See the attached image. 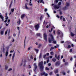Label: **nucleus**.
Instances as JSON below:
<instances>
[{"label":"nucleus","instance_id":"64","mask_svg":"<svg viewBox=\"0 0 76 76\" xmlns=\"http://www.w3.org/2000/svg\"><path fill=\"white\" fill-rule=\"evenodd\" d=\"M72 60H73V59L72 58H71L70 59L71 61H72Z\"/></svg>","mask_w":76,"mask_h":76},{"label":"nucleus","instance_id":"19","mask_svg":"<svg viewBox=\"0 0 76 76\" xmlns=\"http://www.w3.org/2000/svg\"><path fill=\"white\" fill-rule=\"evenodd\" d=\"M42 3L43 4H44V2L43 1V0H40V3Z\"/></svg>","mask_w":76,"mask_h":76},{"label":"nucleus","instance_id":"46","mask_svg":"<svg viewBox=\"0 0 76 76\" xmlns=\"http://www.w3.org/2000/svg\"><path fill=\"white\" fill-rule=\"evenodd\" d=\"M46 56H47V55H44V57H43L44 58H45V57H46Z\"/></svg>","mask_w":76,"mask_h":76},{"label":"nucleus","instance_id":"21","mask_svg":"<svg viewBox=\"0 0 76 76\" xmlns=\"http://www.w3.org/2000/svg\"><path fill=\"white\" fill-rule=\"evenodd\" d=\"M71 35L72 36V37H73L75 35V34L72 33V32H71Z\"/></svg>","mask_w":76,"mask_h":76},{"label":"nucleus","instance_id":"10","mask_svg":"<svg viewBox=\"0 0 76 76\" xmlns=\"http://www.w3.org/2000/svg\"><path fill=\"white\" fill-rule=\"evenodd\" d=\"M60 63L59 62H57L56 63V66H59V65H60Z\"/></svg>","mask_w":76,"mask_h":76},{"label":"nucleus","instance_id":"34","mask_svg":"<svg viewBox=\"0 0 76 76\" xmlns=\"http://www.w3.org/2000/svg\"><path fill=\"white\" fill-rule=\"evenodd\" d=\"M60 57V56L59 55L58 56V57H57V58H56L57 59H58V58H59Z\"/></svg>","mask_w":76,"mask_h":76},{"label":"nucleus","instance_id":"58","mask_svg":"<svg viewBox=\"0 0 76 76\" xmlns=\"http://www.w3.org/2000/svg\"><path fill=\"white\" fill-rule=\"evenodd\" d=\"M31 49V48H28V50H30V49Z\"/></svg>","mask_w":76,"mask_h":76},{"label":"nucleus","instance_id":"57","mask_svg":"<svg viewBox=\"0 0 76 76\" xmlns=\"http://www.w3.org/2000/svg\"><path fill=\"white\" fill-rule=\"evenodd\" d=\"M13 36L14 37H16V34H14L13 35Z\"/></svg>","mask_w":76,"mask_h":76},{"label":"nucleus","instance_id":"6","mask_svg":"<svg viewBox=\"0 0 76 76\" xmlns=\"http://www.w3.org/2000/svg\"><path fill=\"white\" fill-rule=\"evenodd\" d=\"M34 71L35 72L36 69H37V66L36 64V63H35L34 64Z\"/></svg>","mask_w":76,"mask_h":76},{"label":"nucleus","instance_id":"14","mask_svg":"<svg viewBox=\"0 0 76 76\" xmlns=\"http://www.w3.org/2000/svg\"><path fill=\"white\" fill-rule=\"evenodd\" d=\"M25 16V14H22L21 16V19H23V18H24Z\"/></svg>","mask_w":76,"mask_h":76},{"label":"nucleus","instance_id":"32","mask_svg":"<svg viewBox=\"0 0 76 76\" xmlns=\"http://www.w3.org/2000/svg\"><path fill=\"white\" fill-rule=\"evenodd\" d=\"M53 44H56V41H53Z\"/></svg>","mask_w":76,"mask_h":76},{"label":"nucleus","instance_id":"44","mask_svg":"<svg viewBox=\"0 0 76 76\" xmlns=\"http://www.w3.org/2000/svg\"><path fill=\"white\" fill-rule=\"evenodd\" d=\"M30 58L31 59H33V57L32 56H31L30 57Z\"/></svg>","mask_w":76,"mask_h":76},{"label":"nucleus","instance_id":"9","mask_svg":"<svg viewBox=\"0 0 76 76\" xmlns=\"http://www.w3.org/2000/svg\"><path fill=\"white\" fill-rule=\"evenodd\" d=\"M28 5V3H26L25 4V7L26 9H27L28 10H29V8L27 7V5Z\"/></svg>","mask_w":76,"mask_h":76},{"label":"nucleus","instance_id":"49","mask_svg":"<svg viewBox=\"0 0 76 76\" xmlns=\"http://www.w3.org/2000/svg\"><path fill=\"white\" fill-rule=\"evenodd\" d=\"M56 17L58 18H60V16H58V15H57Z\"/></svg>","mask_w":76,"mask_h":76},{"label":"nucleus","instance_id":"3","mask_svg":"<svg viewBox=\"0 0 76 76\" xmlns=\"http://www.w3.org/2000/svg\"><path fill=\"white\" fill-rule=\"evenodd\" d=\"M61 4V2H59L58 3V5H55L54 7L55 9H59L60 7V5Z\"/></svg>","mask_w":76,"mask_h":76},{"label":"nucleus","instance_id":"59","mask_svg":"<svg viewBox=\"0 0 76 76\" xmlns=\"http://www.w3.org/2000/svg\"><path fill=\"white\" fill-rule=\"evenodd\" d=\"M55 57L57 58V54H56L55 56Z\"/></svg>","mask_w":76,"mask_h":76},{"label":"nucleus","instance_id":"7","mask_svg":"<svg viewBox=\"0 0 76 76\" xmlns=\"http://www.w3.org/2000/svg\"><path fill=\"white\" fill-rule=\"evenodd\" d=\"M41 75H44V76H48V74L47 73H45V72H43L41 74Z\"/></svg>","mask_w":76,"mask_h":76},{"label":"nucleus","instance_id":"50","mask_svg":"<svg viewBox=\"0 0 76 76\" xmlns=\"http://www.w3.org/2000/svg\"><path fill=\"white\" fill-rule=\"evenodd\" d=\"M8 23L9 24V22H10V20H8Z\"/></svg>","mask_w":76,"mask_h":76},{"label":"nucleus","instance_id":"27","mask_svg":"<svg viewBox=\"0 0 76 76\" xmlns=\"http://www.w3.org/2000/svg\"><path fill=\"white\" fill-rule=\"evenodd\" d=\"M44 18V17H43V16H41L40 18V19L41 20H42V18Z\"/></svg>","mask_w":76,"mask_h":76},{"label":"nucleus","instance_id":"62","mask_svg":"<svg viewBox=\"0 0 76 76\" xmlns=\"http://www.w3.org/2000/svg\"><path fill=\"white\" fill-rule=\"evenodd\" d=\"M49 62V59L47 60V63H48Z\"/></svg>","mask_w":76,"mask_h":76},{"label":"nucleus","instance_id":"28","mask_svg":"<svg viewBox=\"0 0 76 76\" xmlns=\"http://www.w3.org/2000/svg\"><path fill=\"white\" fill-rule=\"evenodd\" d=\"M45 70H50V69L46 67L45 68Z\"/></svg>","mask_w":76,"mask_h":76},{"label":"nucleus","instance_id":"36","mask_svg":"<svg viewBox=\"0 0 76 76\" xmlns=\"http://www.w3.org/2000/svg\"><path fill=\"white\" fill-rule=\"evenodd\" d=\"M55 73H58V70L56 69V70H55Z\"/></svg>","mask_w":76,"mask_h":76},{"label":"nucleus","instance_id":"30","mask_svg":"<svg viewBox=\"0 0 76 76\" xmlns=\"http://www.w3.org/2000/svg\"><path fill=\"white\" fill-rule=\"evenodd\" d=\"M58 0H56L55 1V3H58Z\"/></svg>","mask_w":76,"mask_h":76},{"label":"nucleus","instance_id":"45","mask_svg":"<svg viewBox=\"0 0 76 76\" xmlns=\"http://www.w3.org/2000/svg\"><path fill=\"white\" fill-rule=\"evenodd\" d=\"M42 45L41 44H39V46L38 47L39 48V47H41V46Z\"/></svg>","mask_w":76,"mask_h":76},{"label":"nucleus","instance_id":"54","mask_svg":"<svg viewBox=\"0 0 76 76\" xmlns=\"http://www.w3.org/2000/svg\"><path fill=\"white\" fill-rule=\"evenodd\" d=\"M45 12H47V9H45Z\"/></svg>","mask_w":76,"mask_h":76},{"label":"nucleus","instance_id":"52","mask_svg":"<svg viewBox=\"0 0 76 76\" xmlns=\"http://www.w3.org/2000/svg\"><path fill=\"white\" fill-rule=\"evenodd\" d=\"M48 66H51V64L49 63L48 64Z\"/></svg>","mask_w":76,"mask_h":76},{"label":"nucleus","instance_id":"38","mask_svg":"<svg viewBox=\"0 0 76 76\" xmlns=\"http://www.w3.org/2000/svg\"><path fill=\"white\" fill-rule=\"evenodd\" d=\"M11 12H14V9H11Z\"/></svg>","mask_w":76,"mask_h":76},{"label":"nucleus","instance_id":"24","mask_svg":"<svg viewBox=\"0 0 76 76\" xmlns=\"http://www.w3.org/2000/svg\"><path fill=\"white\" fill-rule=\"evenodd\" d=\"M50 54L52 56H53V55H54V53L53 52H50Z\"/></svg>","mask_w":76,"mask_h":76},{"label":"nucleus","instance_id":"39","mask_svg":"<svg viewBox=\"0 0 76 76\" xmlns=\"http://www.w3.org/2000/svg\"><path fill=\"white\" fill-rule=\"evenodd\" d=\"M71 47V46L70 45H69L68 47V48H70Z\"/></svg>","mask_w":76,"mask_h":76},{"label":"nucleus","instance_id":"43","mask_svg":"<svg viewBox=\"0 0 76 76\" xmlns=\"http://www.w3.org/2000/svg\"><path fill=\"white\" fill-rule=\"evenodd\" d=\"M12 42H14V41H15V39H14L12 38Z\"/></svg>","mask_w":76,"mask_h":76},{"label":"nucleus","instance_id":"51","mask_svg":"<svg viewBox=\"0 0 76 76\" xmlns=\"http://www.w3.org/2000/svg\"><path fill=\"white\" fill-rule=\"evenodd\" d=\"M34 61H36V60H37V58H34Z\"/></svg>","mask_w":76,"mask_h":76},{"label":"nucleus","instance_id":"40","mask_svg":"<svg viewBox=\"0 0 76 76\" xmlns=\"http://www.w3.org/2000/svg\"><path fill=\"white\" fill-rule=\"evenodd\" d=\"M54 49V47H52L50 49V50H53V49Z\"/></svg>","mask_w":76,"mask_h":76},{"label":"nucleus","instance_id":"33","mask_svg":"<svg viewBox=\"0 0 76 76\" xmlns=\"http://www.w3.org/2000/svg\"><path fill=\"white\" fill-rule=\"evenodd\" d=\"M37 36H39V37H40V35H41V34H40L39 33V34H37Z\"/></svg>","mask_w":76,"mask_h":76},{"label":"nucleus","instance_id":"15","mask_svg":"<svg viewBox=\"0 0 76 76\" xmlns=\"http://www.w3.org/2000/svg\"><path fill=\"white\" fill-rule=\"evenodd\" d=\"M31 1H32V0H30V3H29L30 6H32V4L31 3Z\"/></svg>","mask_w":76,"mask_h":76},{"label":"nucleus","instance_id":"26","mask_svg":"<svg viewBox=\"0 0 76 76\" xmlns=\"http://www.w3.org/2000/svg\"><path fill=\"white\" fill-rule=\"evenodd\" d=\"M42 55V54L40 53L39 57V59L41 58Z\"/></svg>","mask_w":76,"mask_h":76},{"label":"nucleus","instance_id":"53","mask_svg":"<svg viewBox=\"0 0 76 76\" xmlns=\"http://www.w3.org/2000/svg\"><path fill=\"white\" fill-rule=\"evenodd\" d=\"M53 74V72H50V75H51Z\"/></svg>","mask_w":76,"mask_h":76},{"label":"nucleus","instance_id":"23","mask_svg":"<svg viewBox=\"0 0 76 76\" xmlns=\"http://www.w3.org/2000/svg\"><path fill=\"white\" fill-rule=\"evenodd\" d=\"M6 16H5V19H6L7 20L8 19V17H7V13L6 14Z\"/></svg>","mask_w":76,"mask_h":76},{"label":"nucleus","instance_id":"5","mask_svg":"<svg viewBox=\"0 0 76 76\" xmlns=\"http://www.w3.org/2000/svg\"><path fill=\"white\" fill-rule=\"evenodd\" d=\"M34 27L36 30L37 31L39 28V24H37Z\"/></svg>","mask_w":76,"mask_h":76},{"label":"nucleus","instance_id":"37","mask_svg":"<svg viewBox=\"0 0 76 76\" xmlns=\"http://www.w3.org/2000/svg\"><path fill=\"white\" fill-rule=\"evenodd\" d=\"M47 15H48V18H50V15H49V14H48V13H46Z\"/></svg>","mask_w":76,"mask_h":76},{"label":"nucleus","instance_id":"41","mask_svg":"<svg viewBox=\"0 0 76 76\" xmlns=\"http://www.w3.org/2000/svg\"><path fill=\"white\" fill-rule=\"evenodd\" d=\"M63 21H64V22H65V21H66V19H65V18H63Z\"/></svg>","mask_w":76,"mask_h":76},{"label":"nucleus","instance_id":"4","mask_svg":"<svg viewBox=\"0 0 76 76\" xmlns=\"http://www.w3.org/2000/svg\"><path fill=\"white\" fill-rule=\"evenodd\" d=\"M43 37L45 41H47V34L46 33H44L43 34Z\"/></svg>","mask_w":76,"mask_h":76},{"label":"nucleus","instance_id":"20","mask_svg":"<svg viewBox=\"0 0 76 76\" xmlns=\"http://www.w3.org/2000/svg\"><path fill=\"white\" fill-rule=\"evenodd\" d=\"M63 9L64 10H66L67 9V8L66 7H64L63 8Z\"/></svg>","mask_w":76,"mask_h":76},{"label":"nucleus","instance_id":"31","mask_svg":"<svg viewBox=\"0 0 76 76\" xmlns=\"http://www.w3.org/2000/svg\"><path fill=\"white\" fill-rule=\"evenodd\" d=\"M62 73L63 75H66V73H65V72H64V71H63Z\"/></svg>","mask_w":76,"mask_h":76},{"label":"nucleus","instance_id":"2","mask_svg":"<svg viewBox=\"0 0 76 76\" xmlns=\"http://www.w3.org/2000/svg\"><path fill=\"white\" fill-rule=\"evenodd\" d=\"M43 63V62H41L39 64V66H40L41 70H43L44 69V66H42V64Z\"/></svg>","mask_w":76,"mask_h":76},{"label":"nucleus","instance_id":"55","mask_svg":"<svg viewBox=\"0 0 76 76\" xmlns=\"http://www.w3.org/2000/svg\"><path fill=\"white\" fill-rule=\"evenodd\" d=\"M55 32H56V31H55V30H54V31H53V34H54V35H55Z\"/></svg>","mask_w":76,"mask_h":76},{"label":"nucleus","instance_id":"61","mask_svg":"<svg viewBox=\"0 0 76 76\" xmlns=\"http://www.w3.org/2000/svg\"><path fill=\"white\" fill-rule=\"evenodd\" d=\"M61 43L62 44H63V43H64V41H62L61 42Z\"/></svg>","mask_w":76,"mask_h":76},{"label":"nucleus","instance_id":"17","mask_svg":"<svg viewBox=\"0 0 76 76\" xmlns=\"http://www.w3.org/2000/svg\"><path fill=\"white\" fill-rule=\"evenodd\" d=\"M69 5L70 4H69V3L67 2L66 3V6H69Z\"/></svg>","mask_w":76,"mask_h":76},{"label":"nucleus","instance_id":"56","mask_svg":"<svg viewBox=\"0 0 76 76\" xmlns=\"http://www.w3.org/2000/svg\"><path fill=\"white\" fill-rule=\"evenodd\" d=\"M72 49H70L69 51L70 52H72Z\"/></svg>","mask_w":76,"mask_h":76},{"label":"nucleus","instance_id":"22","mask_svg":"<svg viewBox=\"0 0 76 76\" xmlns=\"http://www.w3.org/2000/svg\"><path fill=\"white\" fill-rule=\"evenodd\" d=\"M34 50H35V51H36V53H38V51H39L38 50L36 49H35Z\"/></svg>","mask_w":76,"mask_h":76},{"label":"nucleus","instance_id":"29","mask_svg":"<svg viewBox=\"0 0 76 76\" xmlns=\"http://www.w3.org/2000/svg\"><path fill=\"white\" fill-rule=\"evenodd\" d=\"M12 68H10L8 69L9 72H10V71H12Z\"/></svg>","mask_w":76,"mask_h":76},{"label":"nucleus","instance_id":"25","mask_svg":"<svg viewBox=\"0 0 76 76\" xmlns=\"http://www.w3.org/2000/svg\"><path fill=\"white\" fill-rule=\"evenodd\" d=\"M5 68L6 70L7 69H8V66L7 65H6Z\"/></svg>","mask_w":76,"mask_h":76},{"label":"nucleus","instance_id":"16","mask_svg":"<svg viewBox=\"0 0 76 76\" xmlns=\"http://www.w3.org/2000/svg\"><path fill=\"white\" fill-rule=\"evenodd\" d=\"M52 61H53L54 62H55V61H56V59L55 58H53L52 59Z\"/></svg>","mask_w":76,"mask_h":76},{"label":"nucleus","instance_id":"47","mask_svg":"<svg viewBox=\"0 0 76 76\" xmlns=\"http://www.w3.org/2000/svg\"><path fill=\"white\" fill-rule=\"evenodd\" d=\"M52 31H53V28H52L51 29V31L50 30H49V32H51Z\"/></svg>","mask_w":76,"mask_h":76},{"label":"nucleus","instance_id":"63","mask_svg":"<svg viewBox=\"0 0 76 76\" xmlns=\"http://www.w3.org/2000/svg\"><path fill=\"white\" fill-rule=\"evenodd\" d=\"M47 56H49V53H47Z\"/></svg>","mask_w":76,"mask_h":76},{"label":"nucleus","instance_id":"12","mask_svg":"<svg viewBox=\"0 0 76 76\" xmlns=\"http://www.w3.org/2000/svg\"><path fill=\"white\" fill-rule=\"evenodd\" d=\"M17 23L18 25H20V20H19V21H17Z\"/></svg>","mask_w":76,"mask_h":76},{"label":"nucleus","instance_id":"13","mask_svg":"<svg viewBox=\"0 0 76 76\" xmlns=\"http://www.w3.org/2000/svg\"><path fill=\"white\" fill-rule=\"evenodd\" d=\"M15 53H13V56L12 57V59L14 60V58L15 57Z\"/></svg>","mask_w":76,"mask_h":76},{"label":"nucleus","instance_id":"1","mask_svg":"<svg viewBox=\"0 0 76 76\" xmlns=\"http://www.w3.org/2000/svg\"><path fill=\"white\" fill-rule=\"evenodd\" d=\"M49 42L51 43L54 40V37H53V35L51 34L50 33L49 34Z\"/></svg>","mask_w":76,"mask_h":76},{"label":"nucleus","instance_id":"48","mask_svg":"<svg viewBox=\"0 0 76 76\" xmlns=\"http://www.w3.org/2000/svg\"><path fill=\"white\" fill-rule=\"evenodd\" d=\"M49 58H53V56H50Z\"/></svg>","mask_w":76,"mask_h":76},{"label":"nucleus","instance_id":"42","mask_svg":"<svg viewBox=\"0 0 76 76\" xmlns=\"http://www.w3.org/2000/svg\"><path fill=\"white\" fill-rule=\"evenodd\" d=\"M7 34V31H6L5 33V35H6Z\"/></svg>","mask_w":76,"mask_h":76},{"label":"nucleus","instance_id":"18","mask_svg":"<svg viewBox=\"0 0 76 76\" xmlns=\"http://www.w3.org/2000/svg\"><path fill=\"white\" fill-rule=\"evenodd\" d=\"M3 34H4V31H1V35H3Z\"/></svg>","mask_w":76,"mask_h":76},{"label":"nucleus","instance_id":"35","mask_svg":"<svg viewBox=\"0 0 76 76\" xmlns=\"http://www.w3.org/2000/svg\"><path fill=\"white\" fill-rule=\"evenodd\" d=\"M60 30H58V34H60Z\"/></svg>","mask_w":76,"mask_h":76},{"label":"nucleus","instance_id":"60","mask_svg":"<svg viewBox=\"0 0 76 76\" xmlns=\"http://www.w3.org/2000/svg\"><path fill=\"white\" fill-rule=\"evenodd\" d=\"M57 45V47H59V45H58V44H57V45Z\"/></svg>","mask_w":76,"mask_h":76},{"label":"nucleus","instance_id":"11","mask_svg":"<svg viewBox=\"0 0 76 76\" xmlns=\"http://www.w3.org/2000/svg\"><path fill=\"white\" fill-rule=\"evenodd\" d=\"M0 18L1 19H2V20L3 21H4V17H3V16H2V15H0Z\"/></svg>","mask_w":76,"mask_h":76},{"label":"nucleus","instance_id":"8","mask_svg":"<svg viewBox=\"0 0 76 76\" xmlns=\"http://www.w3.org/2000/svg\"><path fill=\"white\" fill-rule=\"evenodd\" d=\"M8 54L9 52L8 51V50H7L5 53V56L6 58L7 57V56H8Z\"/></svg>","mask_w":76,"mask_h":76}]
</instances>
